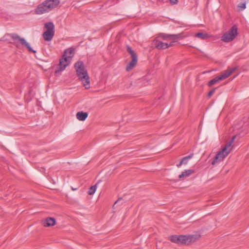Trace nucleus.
I'll list each match as a JSON object with an SVG mask.
<instances>
[{
  "label": "nucleus",
  "instance_id": "1",
  "mask_svg": "<svg viewBox=\"0 0 249 249\" xmlns=\"http://www.w3.org/2000/svg\"><path fill=\"white\" fill-rule=\"evenodd\" d=\"M74 68L76 70V75L82 82L85 89H89L90 88L89 76L87 70L85 69L83 62L81 61H77L74 64Z\"/></svg>",
  "mask_w": 249,
  "mask_h": 249
},
{
  "label": "nucleus",
  "instance_id": "2",
  "mask_svg": "<svg viewBox=\"0 0 249 249\" xmlns=\"http://www.w3.org/2000/svg\"><path fill=\"white\" fill-rule=\"evenodd\" d=\"M74 49L70 48L66 50L62 58L59 60V63L55 71L56 74L64 71L69 65L71 58L74 55Z\"/></svg>",
  "mask_w": 249,
  "mask_h": 249
},
{
  "label": "nucleus",
  "instance_id": "3",
  "mask_svg": "<svg viewBox=\"0 0 249 249\" xmlns=\"http://www.w3.org/2000/svg\"><path fill=\"white\" fill-rule=\"evenodd\" d=\"M59 3V0H46L37 6L35 13L38 15L48 13L56 7Z\"/></svg>",
  "mask_w": 249,
  "mask_h": 249
},
{
  "label": "nucleus",
  "instance_id": "4",
  "mask_svg": "<svg viewBox=\"0 0 249 249\" xmlns=\"http://www.w3.org/2000/svg\"><path fill=\"white\" fill-rule=\"evenodd\" d=\"M235 136H233L231 141L227 142L225 146L219 151L215 155L214 159L212 161V164L214 165L217 163L224 160L232 150V143L233 142Z\"/></svg>",
  "mask_w": 249,
  "mask_h": 249
},
{
  "label": "nucleus",
  "instance_id": "5",
  "mask_svg": "<svg viewBox=\"0 0 249 249\" xmlns=\"http://www.w3.org/2000/svg\"><path fill=\"white\" fill-rule=\"evenodd\" d=\"M10 36L13 39L14 43L17 47H18L20 45L22 47H26L29 52H32L34 53H36V51L31 48L30 44L27 42L24 38L21 37L16 34H12Z\"/></svg>",
  "mask_w": 249,
  "mask_h": 249
},
{
  "label": "nucleus",
  "instance_id": "6",
  "mask_svg": "<svg viewBox=\"0 0 249 249\" xmlns=\"http://www.w3.org/2000/svg\"><path fill=\"white\" fill-rule=\"evenodd\" d=\"M237 27L233 25L228 31L225 33L221 36V40L225 42L232 41L237 36Z\"/></svg>",
  "mask_w": 249,
  "mask_h": 249
},
{
  "label": "nucleus",
  "instance_id": "7",
  "mask_svg": "<svg viewBox=\"0 0 249 249\" xmlns=\"http://www.w3.org/2000/svg\"><path fill=\"white\" fill-rule=\"evenodd\" d=\"M126 50L131 56V60L126 65V71H129L133 69V68L136 65L138 61V56L136 53L133 51L132 48L128 45H127Z\"/></svg>",
  "mask_w": 249,
  "mask_h": 249
},
{
  "label": "nucleus",
  "instance_id": "8",
  "mask_svg": "<svg viewBox=\"0 0 249 249\" xmlns=\"http://www.w3.org/2000/svg\"><path fill=\"white\" fill-rule=\"evenodd\" d=\"M200 235H182L181 245H189L197 240Z\"/></svg>",
  "mask_w": 249,
  "mask_h": 249
},
{
  "label": "nucleus",
  "instance_id": "9",
  "mask_svg": "<svg viewBox=\"0 0 249 249\" xmlns=\"http://www.w3.org/2000/svg\"><path fill=\"white\" fill-rule=\"evenodd\" d=\"M152 45L159 50H163L168 48V43L163 42L158 38L153 40Z\"/></svg>",
  "mask_w": 249,
  "mask_h": 249
},
{
  "label": "nucleus",
  "instance_id": "10",
  "mask_svg": "<svg viewBox=\"0 0 249 249\" xmlns=\"http://www.w3.org/2000/svg\"><path fill=\"white\" fill-rule=\"evenodd\" d=\"M41 223L44 227L53 226L55 224V220L53 218L48 217L42 220Z\"/></svg>",
  "mask_w": 249,
  "mask_h": 249
},
{
  "label": "nucleus",
  "instance_id": "11",
  "mask_svg": "<svg viewBox=\"0 0 249 249\" xmlns=\"http://www.w3.org/2000/svg\"><path fill=\"white\" fill-rule=\"evenodd\" d=\"M236 70L235 68H229L227 70L223 71L221 75L219 76L221 80H224L228 77L231 73H232Z\"/></svg>",
  "mask_w": 249,
  "mask_h": 249
},
{
  "label": "nucleus",
  "instance_id": "12",
  "mask_svg": "<svg viewBox=\"0 0 249 249\" xmlns=\"http://www.w3.org/2000/svg\"><path fill=\"white\" fill-rule=\"evenodd\" d=\"M182 235H173L169 237V239L173 243L181 244Z\"/></svg>",
  "mask_w": 249,
  "mask_h": 249
},
{
  "label": "nucleus",
  "instance_id": "13",
  "mask_svg": "<svg viewBox=\"0 0 249 249\" xmlns=\"http://www.w3.org/2000/svg\"><path fill=\"white\" fill-rule=\"evenodd\" d=\"M44 26L46 29V31L45 32L54 33V25L52 22L46 23Z\"/></svg>",
  "mask_w": 249,
  "mask_h": 249
},
{
  "label": "nucleus",
  "instance_id": "14",
  "mask_svg": "<svg viewBox=\"0 0 249 249\" xmlns=\"http://www.w3.org/2000/svg\"><path fill=\"white\" fill-rule=\"evenodd\" d=\"M76 118L79 121H85L88 116L87 112H84L83 111L78 112L76 113Z\"/></svg>",
  "mask_w": 249,
  "mask_h": 249
},
{
  "label": "nucleus",
  "instance_id": "15",
  "mask_svg": "<svg viewBox=\"0 0 249 249\" xmlns=\"http://www.w3.org/2000/svg\"><path fill=\"white\" fill-rule=\"evenodd\" d=\"M54 35V33L44 32L43 34V37L46 41H51Z\"/></svg>",
  "mask_w": 249,
  "mask_h": 249
},
{
  "label": "nucleus",
  "instance_id": "16",
  "mask_svg": "<svg viewBox=\"0 0 249 249\" xmlns=\"http://www.w3.org/2000/svg\"><path fill=\"white\" fill-rule=\"evenodd\" d=\"M195 36L201 39H206L210 37V36L206 33H198Z\"/></svg>",
  "mask_w": 249,
  "mask_h": 249
},
{
  "label": "nucleus",
  "instance_id": "17",
  "mask_svg": "<svg viewBox=\"0 0 249 249\" xmlns=\"http://www.w3.org/2000/svg\"><path fill=\"white\" fill-rule=\"evenodd\" d=\"M194 172V170H187L182 172V173L179 176V178H182L184 177H188Z\"/></svg>",
  "mask_w": 249,
  "mask_h": 249
},
{
  "label": "nucleus",
  "instance_id": "18",
  "mask_svg": "<svg viewBox=\"0 0 249 249\" xmlns=\"http://www.w3.org/2000/svg\"><path fill=\"white\" fill-rule=\"evenodd\" d=\"M221 79L220 78L219 76H217L212 80H210L207 84V85L209 87H211L213 85L215 84V83L219 82L221 81Z\"/></svg>",
  "mask_w": 249,
  "mask_h": 249
},
{
  "label": "nucleus",
  "instance_id": "19",
  "mask_svg": "<svg viewBox=\"0 0 249 249\" xmlns=\"http://www.w3.org/2000/svg\"><path fill=\"white\" fill-rule=\"evenodd\" d=\"M97 183L93 186H92L91 187H90L89 188V190L88 191L89 195H92L94 194V193L97 189Z\"/></svg>",
  "mask_w": 249,
  "mask_h": 249
},
{
  "label": "nucleus",
  "instance_id": "20",
  "mask_svg": "<svg viewBox=\"0 0 249 249\" xmlns=\"http://www.w3.org/2000/svg\"><path fill=\"white\" fill-rule=\"evenodd\" d=\"M193 156V154H191L190 155H188V156H186L184 158H183L181 161H183V163L184 164H186L188 163V160L191 159Z\"/></svg>",
  "mask_w": 249,
  "mask_h": 249
},
{
  "label": "nucleus",
  "instance_id": "21",
  "mask_svg": "<svg viewBox=\"0 0 249 249\" xmlns=\"http://www.w3.org/2000/svg\"><path fill=\"white\" fill-rule=\"evenodd\" d=\"M181 37V36L180 34L177 35H171L169 34V39L173 40H175L177 39L180 38Z\"/></svg>",
  "mask_w": 249,
  "mask_h": 249
},
{
  "label": "nucleus",
  "instance_id": "22",
  "mask_svg": "<svg viewBox=\"0 0 249 249\" xmlns=\"http://www.w3.org/2000/svg\"><path fill=\"white\" fill-rule=\"evenodd\" d=\"M238 7L239 8V10L240 11H242V10H244L246 8V2H245L240 3L238 5Z\"/></svg>",
  "mask_w": 249,
  "mask_h": 249
},
{
  "label": "nucleus",
  "instance_id": "23",
  "mask_svg": "<svg viewBox=\"0 0 249 249\" xmlns=\"http://www.w3.org/2000/svg\"><path fill=\"white\" fill-rule=\"evenodd\" d=\"M157 38H158L160 39V38H161L163 40H166L167 39H169V34H161Z\"/></svg>",
  "mask_w": 249,
  "mask_h": 249
},
{
  "label": "nucleus",
  "instance_id": "24",
  "mask_svg": "<svg viewBox=\"0 0 249 249\" xmlns=\"http://www.w3.org/2000/svg\"><path fill=\"white\" fill-rule=\"evenodd\" d=\"M216 89V88H213L208 92V97L209 98L211 97L212 96V95L214 93Z\"/></svg>",
  "mask_w": 249,
  "mask_h": 249
},
{
  "label": "nucleus",
  "instance_id": "25",
  "mask_svg": "<svg viewBox=\"0 0 249 249\" xmlns=\"http://www.w3.org/2000/svg\"><path fill=\"white\" fill-rule=\"evenodd\" d=\"M170 2L172 4H176L178 2V0H170Z\"/></svg>",
  "mask_w": 249,
  "mask_h": 249
},
{
  "label": "nucleus",
  "instance_id": "26",
  "mask_svg": "<svg viewBox=\"0 0 249 249\" xmlns=\"http://www.w3.org/2000/svg\"><path fill=\"white\" fill-rule=\"evenodd\" d=\"M183 161H180V162L177 165V166L178 167H180L183 164Z\"/></svg>",
  "mask_w": 249,
  "mask_h": 249
},
{
  "label": "nucleus",
  "instance_id": "27",
  "mask_svg": "<svg viewBox=\"0 0 249 249\" xmlns=\"http://www.w3.org/2000/svg\"><path fill=\"white\" fill-rule=\"evenodd\" d=\"M121 200V199H118L114 204L113 206V207L114 208H115V206Z\"/></svg>",
  "mask_w": 249,
  "mask_h": 249
},
{
  "label": "nucleus",
  "instance_id": "28",
  "mask_svg": "<svg viewBox=\"0 0 249 249\" xmlns=\"http://www.w3.org/2000/svg\"><path fill=\"white\" fill-rule=\"evenodd\" d=\"M175 42V41H173L171 42H170L169 44L168 43V48L169 47H171V46H172L173 45V43Z\"/></svg>",
  "mask_w": 249,
  "mask_h": 249
}]
</instances>
